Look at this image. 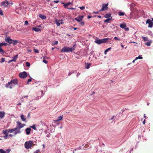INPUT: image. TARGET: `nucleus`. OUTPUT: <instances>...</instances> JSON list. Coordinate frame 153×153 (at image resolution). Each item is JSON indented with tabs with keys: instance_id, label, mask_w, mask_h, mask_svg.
Wrapping results in <instances>:
<instances>
[{
	"instance_id": "obj_25",
	"label": "nucleus",
	"mask_w": 153,
	"mask_h": 153,
	"mask_svg": "<svg viewBox=\"0 0 153 153\" xmlns=\"http://www.w3.org/2000/svg\"><path fill=\"white\" fill-rule=\"evenodd\" d=\"M152 42V40L149 41V42L145 43V45L148 46H149L151 45V43Z\"/></svg>"
},
{
	"instance_id": "obj_6",
	"label": "nucleus",
	"mask_w": 153,
	"mask_h": 153,
	"mask_svg": "<svg viewBox=\"0 0 153 153\" xmlns=\"http://www.w3.org/2000/svg\"><path fill=\"white\" fill-rule=\"evenodd\" d=\"M108 3L106 4H104L102 5V8L100 10V11H103L104 10H107L108 9V8L107 7L108 5Z\"/></svg>"
},
{
	"instance_id": "obj_28",
	"label": "nucleus",
	"mask_w": 153,
	"mask_h": 153,
	"mask_svg": "<svg viewBox=\"0 0 153 153\" xmlns=\"http://www.w3.org/2000/svg\"><path fill=\"white\" fill-rule=\"evenodd\" d=\"M21 118L22 121H25L26 119L24 117V116L23 115H22L21 116Z\"/></svg>"
},
{
	"instance_id": "obj_18",
	"label": "nucleus",
	"mask_w": 153,
	"mask_h": 153,
	"mask_svg": "<svg viewBox=\"0 0 153 153\" xmlns=\"http://www.w3.org/2000/svg\"><path fill=\"white\" fill-rule=\"evenodd\" d=\"M19 41L18 40H13L12 39V41L11 42V44H12L13 45H15L17 44L18 42Z\"/></svg>"
},
{
	"instance_id": "obj_57",
	"label": "nucleus",
	"mask_w": 153,
	"mask_h": 153,
	"mask_svg": "<svg viewBox=\"0 0 153 153\" xmlns=\"http://www.w3.org/2000/svg\"><path fill=\"white\" fill-rule=\"evenodd\" d=\"M64 6H65V8H66V7H67V4H64Z\"/></svg>"
},
{
	"instance_id": "obj_56",
	"label": "nucleus",
	"mask_w": 153,
	"mask_h": 153,
	"mask_svg": "<svg viewBox=\"0 0 153 153\" xmlns=\"http://www.w3.org/2000/svg\"><path fill=\"white\" fill-rule=\"evenodd\" d=\"M91 17H92L90 16H88L87 17V18H88V19H89Z\"/></svg>"
},
{
	"instance_id": "obj_34",
	"label": "nucleus",
	"mask_w": 153,
	"mask_h": 153,
	"mask_svg": "<svg viewBox=\"0 0 153 153\" xmlns=\"http://www.w3.org/2000/svg\"><path fill=\"white\" fill-rule=\"evenodd\" d=\"M0 52L2 54H3L4 53V50H3L1 48V47H0Z\"/></svg>"
},
{
	"instance_id": "obj_15",
	"label": "nucleus",
	"mask_w": 153,
	"mask_h": 153,
	"mask_svg": "<svg viewBox=\"0 0 153 153\" xmlns=\"http://www.w3.org/2000/svg\"><path fill=\"white\" fill-rule=\"evenodd\" d=\"M8 133H12L13 131H17L18 130L17 129V128L16 127L15 128H12L10 129H9L8 130Z\"/></svg>"
},
{
	"instance_id": "obj_38",
	"label": "nucleus",
	"mask_w": 153,
	"mask_h": 153,
	"mask_svg": "<svg viewBox=\"0 0 153 153\" xmlns=\"http://www.w3.org/2000/svg\"><path fill=\"white\" fill-rule=\"evenodd\" d=\"M18 130L17 131H16V132H15L14 133V134L15 135H16V134H17L18 133H20L21 132V131H20V130H19H19L18 129Z\"/></svg>"
},
{
	"instance_id": "obj_50",
	"label": "nucleus",
	"mask_w": 153,
	"mask_h": 153,
	"mask_svg": "<svg viewBox=\"0 0 153 153\" xmlns=\"http://www.w3.org/2000/svg\"><path fill=\"white\" fill-rule=\"evenodd\" d=\"M34 52L36 53H38L39 52V51L37 49H34Z\"/></svg>"
},
{
	"instance_id": "obj_62",
	"label": "nucleus",
	"mask_w": 153,
	"mask_h": 153,
	"mask_svg": "<svg viewBox=\"0 0 153 153\" xmlns=\"http://www.w3.org/2000/svg\"><path fill=\"white\" fill-rule=\"evenodd\" d=\"M13 62V61H12V59L11 60H10L9 61V62H8V63H10V62Z\"/></svg>"
},
{
	"instance_id": "obj_37",
	"label": "nucleus",
	"mask_w": 153,
	"mask_h": 153,
	"mask_svg": "<svg viewBox=\"0 0 153 153\" xmlns=\"http://www.w3.org/2000/svg\"><path fill=\"white\" fill-rule=\"evenodd\" d=\"M142 38L143 39L144 41H148V38L146 37H142Z\"/></svg>"
},
{
	"instance_id": "obj_51",
	"label": "nucleus",
	"mask_w": 153,
	"mask_h": 153,
	"mask_svg": "<svg viewBox=\"0 0 153 153\" xmlns=\"http://www.w3.org/2000/svg\"><path fill=\"white\" fill-rule=\"evenodd\" d=\"M39 150H37L34 152V153H39Z\"/></svg>"
},
{
	"instance_id": "obj_30",
	"label": "nucleus",
	"mask_w": 153,
	"mask_h": 153,
	"mask_svg": "<svg viewBox=\"0 0 153 153\" xmlns=\"http://www.w3.org/2000/svg\"><path fill=\"white\" fill-rule=\"evenodd\" d=\"M8 45V44L6 43H0V47H1L2 46L4 45L5 46H6Z\"/></svg>"
},
{
	"instance_id": "obj_12",
	"label": "nucleus",
	"mask_w": 153,
	"mask_h": 153,
	"mask_svg": "<svg viewBox=\"0 0 153 153\" xmlns=\"http://www.w3.org/2000/svg\"><path fill=\"white\" fill-rule=\"evenodd\" d=\"M83 17L84 16H79L77 18H75V20L78 22H80L82 21Z\"/></svg>"
},
{
	"instance_id": "obj_58",
	"label": "nucleus",
	"mask_w": 153,
	"mask_h": 153,
	"mask_svg": "<svg viewBox=\"0 0 153 153\" xmlns=\"http://www.w3.org/2000/svg\"><path fill=\"white\" fill-rule=\"evenodd\" d=\"M72 4L71 2H68V6Z\"/></svg>"
},
{
	"instance_id": "obj_20",
	"label": "nucleus",
	"mask_w": 153,
	"mask_h": 153,
	"mask_svg": "<svg viewBox=\"0 0 153 153\" xmlns=\"http://www.w3.org/2000/svg\"><path fill=\"white\" fill-rule=\"evenodd\" d=\"M111 14L110 13H107L104 16L105 18H109L111 17Z\"/></svg>"
},
{
	"instance_id": "obj_13",
	"label": "nucleus",
	"mask_w": 153,
	"mask_h": 153,
	"mask_svg": "<svg viewBox=\"0 0 153 153\" xmlns=\"http://www.w3.org/2000/svg\"><path fill=\"white\" fill-rule=\"evenodd\" d=\"M10 82L12 84H13L14 85H17L18 83L17 79H16L11 80Z\"/></svg>"
},
{
	"instance_id": "obj_33",
	"label": "nucleus",
	"mask_w": 153,
	"mask_h": 153,
	"mask_svg": "<svg viewBox=\"0 0 153 153\" xmlns=\"http://www.w3.org/2000/svg\"><path fill=\"white\" fill-rule=\"evenodd\" d=\"M111 49V48H110L104 51V54H107V52L110 50Z\"/></svg>"
},
{
	"instance_id": "obj_27",
	"label": "nucleus",
	"mask_w": 153,
	"mask_h": 153,
	"mask_svg": "<svg viewBox=\"0 0 153 153\" xmlns=\"http://www.w3.org/2000/svg\"><path fill=\"white\" fill-rule=\"evenodd\" d=\"M85 68L87 69H88L90 68V66L91 65V64L90 63H85Z\"/></svg>"
},
{
	"instance_id": "obj_61",
	"label": "nucleus",
	"mask_w": 153,
	"mask_h": 153,
	"mask_svg": "<svg viewBox=\"0 0 153 153\" xmlns=\"http://www.w3.org/2000/svg\"><path fill=\"white\" fill-rule=\"evenodd\" d=\"M68 9H75V8H68Z\"/></svg>"
},
{
	"instance_id": "obj_17",
	"label": "nucleus",
	"mask_w": 153,
	"mask_h": 153,
	"mask_svg": "<svg viewBox=\"0 0 153 153\" xmlns=\"http://www.w3.org/2000/svg\"><path fill=\"white\" fill-rule=\"evenodd\" d=\"M120 27L123 29H124L126 26V25L125 23L121 24L120 25Z\"/></svg>"
},
{
	"instance_id": "obj_47",
	"label": "nucleus",
	"mask_w": 153,
	"mask_h": 153,
	"mask_svg": "<svg viewBox=\"0 0 153 153\" xmlns=\"http://www.w3.org/2000/svg\"><path fill=\"white\" fill-rule=\"evenodd\" d=\"M0 15L3 16V15L2 10H0Z\"/></svg>"
},
{
	"instance_id": "obj_39",
	"label": "nucleus",
	"mask_w": 153,
	"mask_h": 153,
	"mask_svg": "<svg viewBox=\"0 0 153 153\" xmlns=\"http://www.w3.org/2000/svg\"><path fill=\"white\" fill-rule=\"evenodd\" d=\"M0 153H6L7 152L6 151H5L3 149H0Z\"/></svg>"
},
{
	"instance_id": "obj_60",
	"label": "nucleus",
	"mask_w": 153,
	"mask_h": 153,
	"mask_svg": "<svg viewBox=\"0 0 153 153\" xmlns=\"http://www.w3.org/2000/svg\"><path fill=\"white\" fill-rule=\"evenodd\" d=\"M30 113H29L28 115H27V117H30Z\"/></svg>"
},
{
	"instance_id": "obj_21",
	"label": "nucleus",
	"mask_w": 153,
	"mask_h": 153,
	"mask_svg": "<svg viewBox=\"0 0 153 153\" xmlns=\"http://www.w3.org/2000/svg\"><path fill=\"white\" fill-rule=\"evenodd\" d=\"M4 111H0V118L2 119L4 115Z\"/></svg>"
},
{
	"instance_id": "obj_4",
	"label": "nucleus",
	"mask_w": 153,
	"mask_h": 153,
	"mask_svg": "<svg viewBox=\"0 0 153 153\" xmlns=\"http://www.w3.org/2000/svg\"><path fill=\"white\" fill-rule=\"evenodd\" d=\"M17 125L16 127L17 130L19 129L23 128L25 126V124H22L20 122L17 121L16 122Z\"/></svg>"
},
{
	"instance_id": "obj_63",
	"label": "nucleus",
	"mask_w": 153,
	"mask_h": 153,
	"mask_svg": "<svg viewBox=\"0 0 153 153\" xmlns=\"http://www.w3.org/2000/svg\"><path fill=\"white\" fill-rule=\"evenodd\" d=\"M80 74V73H79V72H78V73H77V76H78Z\"/></svg>"
},
{
	"instance_id": "obj_16",
	"label": "nucleus",
	"mask_w": 153,
	"mask_h": 153,
	"mask_svg": "<svg viewBox=\"0 0 153 153\" xmlns=\"http://www.w3.org/2000/svg\"><path fill=\"white\" fill-rule=\"evenodd\" d=\"M31 128H27L25 129V131L26 132V134L27 135L30 134V132Z\"/></svg>"
},
{
	"instance_id": "obj_48",
	"label": "nucleus",
	"mask_w": 153,
	"mask_h": 153,
	"mask_svg": "<svg viewBox=\"0 0 153 153\" xmlns=\"http://www.w3.org/2000/svg\"><path fill=\"white\" fill-rule=\"evenodd\" d=\"M81 25H84V22L83 21H81V22H80V23Z\"/></svg>"
},
{
	"instance_id": "obj_5",
	"label": "nucleus",
	"mask_w": 153,
	"mask_h": 153,
	"mask_svg": "<svg viewBox=\"0 0 153 153\" xmlns=\"http://www.w3.org/2000/svg\"><path fill=\"white\" fill-rule=\"evenodd\" d=\"M19 76L21 78H25L27 76V72L26 71L21 72L19 74Z\"/></svg>"
},
{
	"instance_id": "obj_23",
	"label": "nucleus",
	"mask_w": 153,
	"mask_h": 153,
	"mask_svg": "<svg viewBox=\"0 0 153 153\" xmlns=\"http://www.w3.org/2000/svg\"><path fill=\"white\" fill-rule=\"evenodd\" d=\"M57 25V26H59L60 25V23H59V21L57 19H55L54 22Z\"/></svg>"
},
{
	"instance_id": "obj_54",
	"label": "nucleus",
	"mask_w": 153,
	"mask_h": 153,
	"mask_svg": "<svg viewBox=\"0 0 153 153\" xmlns=\"http://www.w3.org/2000/svg\"><path fill=\"white\" fill-rule=\"evenodd\" d=\"M13 136V135L12 134H9V135L8 134V136H9V137H12Z\"/></svg>"
},
{
	"instance_id": "obj_32",
	"label": "nucleus",
	"mask_w": 153,
	"mask_h": 153,
	"mask_svg": "<svg viewBox=\"0 0 153 153\" xmlns=\"http://www.w3.org/2000/svg\"><path fill=\"white\" fill-rule=\"evenodd\" d=\"M112 18V17H111L110 18H107V19H106L104 21V22H109V21L110 20H111Z\"/></svg>"
},
{
	"instance_id": "obj_36",
	"label": "nucleus",
	"mask_w": 153,
	"mask_h": 153,
	"mask_svg": "<svg viewBox=\"0 0 153 153\" xmlns=\"http://www.w3.org/2000/svg\"><path fill=\"white\" fill-rule=\"evenodd\" d=\"M58 43V42L57 41H56L55 42H53L52 43V45H57Z\"/></svg>"
},
{
	"instance_id": "obj_10",
	"label": "nucleus",
	"mask_w": 153,
	"mask_h": 153,
	"mask_svg": "<svg viewBox=\"0 0 153 153\" xmlns=\"http://www.w3.org/2000/svg\"><path fill=\"white\" fill-rule=\"evenodd\" d=\"M5 87L7 88H9L10 89H12L13 88V85L10 81V82L6 84Z\"/></svg>"
},
{
	"instance_id": "obj_29",
	"label": "nucleus",
	"mask_w": 153,
	"mask_h": 153,
	"mask_svg": "<svg viewBox=\"0 0 153 153\" xmlns=\"http://www.w3.org/2000/svg\"><path fill=\"white\" fill-rule=\"evenodd\" d=\"M125 13L124 12H122L121 11H120L119 12L118 15L119 16H123L124 15Z\"/></svg>"
},
{
	"instance_id": "obj_41",
	"label": "nucleus",
	"mask_w": 153,
	"mask_h": 153,
	"mask_svg": "<svg viewBox=\"0 0 153 153\" xmlns=\"http://www.w3.org/2000/svg\"><path fill=\"white\" fill-rule=\"evenodd\" d=\"M114 39L115 40H118V41H120V39L119 38H118L116 36H115L114 37Z\"/></svg>"
},
{
	"instance_id": "obj_52",
	"label": "nucleus",
	"mask_w": 153,
	"mask_h": 153,
	"mask_svg": "<svg viewBox=\"0 0 153 153\" xmlns=\"http://www.w3.org/2000/svg\"><path fill=\"white\" fill-rule=\"evenodd\" d=\"M43 62L46 64H47L48 63V61L47 60H45V59H44L43 60Z\"/></svg>"
},
{
	"instance_id": "obj_7",
	"label": "nucleus",
	"mask_w": 153,
	"mask_h": 153,
	"mask_svg": "<svg viewBox=\"0 0 153 153\" xmlns=\"http://www.w3.org/2000/svg\"><path fill=\"white\" fill-rule=\"evenodd\" d=\"M4 40L5 42L8 43L9 45H10L11 44V42L12 41V39L10 38V36L6 37Z\"/></svg>"
},
{
	"instance_id": "obj_14",
	"label": "nucleus",
	"mask_w": 153,
	"mask_h": 153,
	"mask_svg": "<svg viewBox=\"0 0 153 153\" xmlns=\"http://www.w3.org/2000/svg\"><path fill=\"white\" fill-rule=\"evenodd\" d=\"M62 117L63 115H62V116H59L57 119L54 120V121L55 122V123L59 122V121L62 119Z\"/></svg>"
},
{
	"instance_id": "obj_8",
	"label": "nucleus",
	"mask_w": 153,
	"mask_h": 153,
	"mask_svg": "<svg viewBox=\"0 0 153 153\" xmlns=\"http://www.w3.org/2000/svg\"><path fill=\"white\" fill-rule=\"evenodd\" d=\"M148 23L149 25L148 27H152L153 26V22L150 19H148L146 21V24Z\"/></svg>"
},
{
	"instance_id": "obj_11",
	"label": "nucleus",
	"mask_w": 153,
	"mask_h": 153,
	"mask_svg": "<svg viewBox=\"0 0 153 153\" xmlns=\"http://www.w3.org/2000/svg\"><path fill=\"white\" fill-rule=\"evenodd\" d=\"M76 46V45L74 44L73 47H68V52H72L74 50H75V46Z\"/></svg>"
},
{
	"instance_id": "obj_45",
	"label": "nucleus",
	"mask_w": 153,
	"mask_h": 153,
	"mask_svg": "<svg viewBox=\"0 0 153 153\" xmlns=\"http://www.w3.org/2000/svg\"><path fill=\"white\" fill-rule=\"evenodd\" d=\"M31 79H32V78L31 77H30V79H28V81L27 82V84H29V82H31Z\"/></svg>"
},
{
	"instance_id": "obj_55",
	"label": "nucleus",
	"mask_w": 153,
	"mask_h": 153,
	"mask_svg": "<svg viewBox=\"0 0 153 153\" xmlns=\"http://www.w3.org/2000/svg\"><path fill=\"white\" fill-rule=\"evenodd\" d=\"M124 29H125V30H126L128 31V30H129V28L128 27H127V28H126L125 27V28H124Z\"/></svg>"
},
{
	"instance_id": "obj_40",
	"label": "nucleus",
	"mask_w": 153,
	"mask_h": 153,
	"mask_svg": "<svg viewBox=\"0 0 153 153\" xmlns=\"http://www.w3.org/2000/svg\"><path fill=\"white\" fill-rule=\"evenodd\" d=\"M30 127H31V128H32L33 129H34L35 130H36V126L35 125H33L32 126H30Z\"/></svg>"
},
{
	"instance_id": "obj_43",
	"label": "nucleus",
	"mask_w": 153,
	"mask_h": 153,
	"mask_svg": "<svg viewBox=\"0 0 153 153\" xmlns=\"http://www.w3.org/2000/svg\"><path fill=\"white\" fill-rule=\"evenodd\" d=\"M5 135L4 136V138L6 139H7L8 138V134H5Z\"/></svg>"
},
{
	"instance_id": "obj_53",
	"label": "nucleus",
	"mask_w": 153,
	"mask_h": 153,
	"mask_svg": "<svg viewBox=\"0 0 153 153\" xmlns=\"http://www.w3.org/2000/svg\"><path fill=\"white\" fill-rule=\"evenodd\" d=\"M59 0H58L57 1H53L54 2L57 3L59 2Z\"/></svg>"
},
{
	"instance_id": "obj_31",
	"label": "nucleus",
	"mask_w": 153,
	"mask_h": 153,
	"mask_svg": "<svg viewBox=\"0 0 153 153\" xmlns=\"http://www.w3.org/2000/svg\"><path fill=\"white\" fill-rule=\"evenodd\" d=\"M8 130L6 129L5 130H4L2 131L3 133L4 134H8L9 133H8Z\"/></svg>"
},
{
	"instance_id": "obj_19",
	"label": "nucleus",
	"mask_w": 153,
	"mask_h": 153,
	"mask_svg": "<svg viewBox=\"0 0 153 153\" xmlns=\"http://www.w3.org/2000/svg\"><path fill=\"white\" fill-rule=\"evenodd\" d=\"M39 17L43 19H44L46 18V16L45 15L42 14H40L39 15Z\"/></svg>"
},
{
	"instance_id": "obj_44",
	"label": "nucleus",
	"mask_w": 153,
	"mask_h": 153,
	"mask_svg": "<svg viewBox=\"0 0 153 153\" xmlns=\"http://www.w3.org/2000/svg\"><path fill=\"white\" fill-rule=\"evenodd\" d=\"M1 60L0 61V62L1 63L3 62H4L5 61V59L4 58H1Z\"/></svg>"
},
{
	"instance_id": "obj_64",
	"label": "nucleus",
	"mask_w": 153,
	"mask_h": 153,
	"mask_svg": "<svg viewBox=\"0 0 153 153\" xmlns=\"http://www.w3.org/2000/svg\"><path fill=\"white\" fill-rule=\"evenodd\" d=\"M136 60H137V59H136V58H135V59H134V60L132 62H133V63H134V62H135V61Z\"/></svg>"
},
{
	"instance_id": "obj_49",
	"label": "nucleus",
	"mask_w": 153,
	"mask_h": 153,
	"mask_svg": "<svg viewBox=\"0 0 153 153\" xmlns=\"http://www.w3.org/2000/svg\"><path fill=\"white\" fill-rule=\"evenodd\" d=\"M25 24L26 25H28V22L27 21H25Z\"/></svg>"
},
{
	"instance_id": "obj_24",
	"label": "nucleus",
	"mask_w": 153,
	"mask_h": 153,
	"mask_svg": "<svg viewBox=\"0 0 153 153\" xmlns=\"http://www.w3.org/2000/svg\"><path fill=\"white\" fill-rule=\"evenodd\" d=\"M61 52H67V47H65L62 48L61 50Z\"/></svg>"
},
{
	"instance_id": "obj_26",
	"label": "nucleus",
	"mask_w": 153,
	"mask_h": 153,
	"mask_svg": "<svg viewBox=\"0 0 153 153\" xmlns=\"http://www.w3.org/2000/svg\"><path fill=\"white\" fill-rule=\"evenodd\" d=\"M18 57V55H16L14 56V57H13V59H12V61H13V62H16L17 59V58Z\"/></svg>"
},
{
	"instance_id": "obj_22",
	"label": "nucleus",
	"mask_w": 153,
	"mask_h": 153,
	"mask_svg": "<svg viewBox=\"0 0 153 153\" xmlns=\"http://www.w3.org/2000/svg\"><path fill=\"white\" fill-rule=\"evenodd\" d=\"M33 30L34 31H35L36 32H38L40 31V30L39 28L34 27L33 28Z\"/></svg>"
},
{
	"instance_id": "obj_46",
	"label": "nucleus",
	"mask_w": 153,
	"mask_h": 153,
	"mask_svg": "<svg viewBox=\"0 0 153 153\" xmlns=\"http://www.w3.org/2000/svg\"><path fill=\"white\" fill-rule=\"evenodd\" d=\"M79 8H80L81 10H83L85 9V7L84 6L80 7H79Z\"/></svg>"
},
{
	"instance_id": "obj_9",
	"label": "nucleus",
	"mask_w": 153,
	"mask_h": 153,
	"mask_svg": "<svg viewBox=\"0 0 153 153\" xmlns=\"http://www.w3.org/2000/svg\"><path fill=\"white\" fill-rule=\"evenodd\" d=\"M22 10L21 7H18L16 9V13L20 15H22L23 14V13L22 12Z\"/></svg>"
},
{
	"instance_id": "obj_1",
	"label": "nucleus",
	"mask_w": 153,
	"mask_h": 153,
	"mask_svg": "<svg viewBox=\"0 0 153 153\" xmlns=\"http://www.w3.org/2000/svg\"><path fill=\"white\" fill-rule=\"evenodd\" d=\"M109 40H111V39L108 38L101 39H97V40H96L94 42L95 43L98 44H100L102 43H106L107 41H109Z\"/></svg>"
},
{
	"instance_id": "obj_42",
	"label": "nucleus",
	"mask_w": 153,
	"mask_h": 153,
	"mask_svg": "<svg viewBox=\"0 0 153 153\" xmlns=\"http://www.w3.org/2000/svg\"><path fill=\"white\" fill-rule=\"evenodd\" d=\"M26 65L27 67H29L30 66V63L28 62H26Z\"/></svg>"
},
{
	"instance_id": "obj_2",
	"label": "nucleus",
	"mask_w": 153,
	"mask_h": 153,
	"mask_svg": "<svg viewBox=\"0 0 153 153\" xmlns=\"http://www.w3.org/2000/svg\"><path fill=\"white\" fill-rule=\"evenodd\" d=\"M33 144V142L32 141L26 142L25 144V147L27 149H30L32 147Z\"/></svg>"
},
{
	"instance_id": "obj_35",
	"label": "nucleus",
	"mask_w": 153,
	"mask_h": 153,
	"mask_svg": "<svg viewBox=\"0 0 153 153\" xmlns=\"http://www.w3.org/2000/svg\"><path fill=\"white\" fill-rule=\"evenodd\" d=\"M143 57L141 55H139L138 57H136V59H142Z\"/></svg>"
},
{
	"instance_id": "obj_3",
	"label": "nucleus",
	"mask_w": 153,
	"mask_h": 153,
	"mask_svg": "<svg viewBox=\"0 0 153 153\" xmlns=\"http://www.w3.org/2000/svg\"><path fill=\"white\" fill-rule=\"evenodd\" d=\"M13 4L12 2H9L7 0H6L2 2L1 4V6H4L5 7H7L8 5L9 6L12 5Z\"/></svg>"
},
{
	"instance_id": "obj_59",
	"label": "nucleus",
	"mask_w": 153,
	"mask_h": 153,
	"mask_svg": "<svg viewBox=\"0 0 153 153\" xmlns=\"http://www.w3.org/2000/svg\"><path fill=\"white\" fill-rule=\"evenodd\" d=\"M143 124L145 125V120H144V121H143Z\"/></svg>"
}]
</instances>
